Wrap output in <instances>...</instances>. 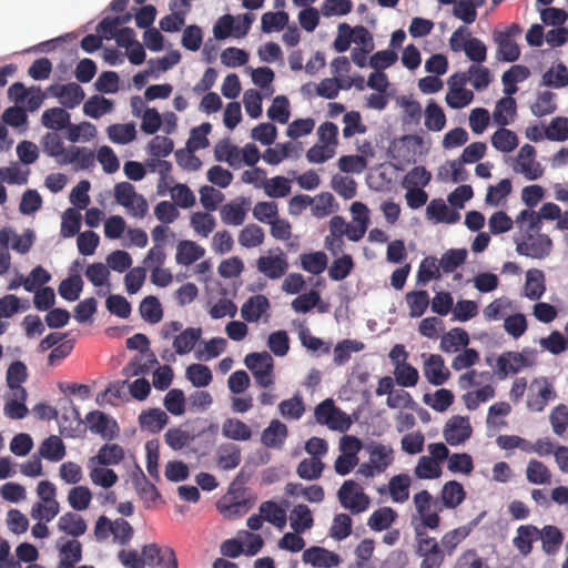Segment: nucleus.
<instances>
[{
	"instance_id": "1",
	"label": "nucleus",
	"mask_w": 568,
	"mask_h": 568,
	"mask_svg": "<svg viewBox=\"0 0 568 568\" xmlns=\"http://www.w3.org/2000/svg\"><path fill=\"white\" fill-rule=\"evenodd\" d=\"M515 224L518 232L514 235V242L516 244V252L519 255L542 260L550 254L552 241L547 234L541 233V227L536 222L520 220L518 214Z\"/></svg>"
},
{
	"instance_id": "2",
	"label": "nucleus",
	"mask_w": 568,
	"mask_h": 568,
	"mask_svg": "<svg viewBox=\"0 0 568 568\" xmlns=\"http://www.w3.org/2000/svg\"><path fill=\"white\" fill-rule=\"evenodd\" d=\"M255 500V496L244 487L243 474L240 473L231 483L226 495L217 503V508L224 517L234 519L244 516Z\"/></svg>"
},
{
	"instance_id": "3",
	"label": "nucleus",
	"mask_w": 568,
	"mask_h": 568,
	"mask_svg": "<svg viewBox=\"0 0 568 568\" xmlns=\"http://www.w3.org/2000/svg\"><path fill=\"white\" fill-rule=\"evenodd\" d=\"M419 523L413 521L414 528L436 530L440 526L439 513L443 507L439 506V500L434 498L428 490H420L413 497ZM415 520V516L413 517Z\"/></svg>"
},
{
	"instance_id": "4",
	"label": "nucleus",
	"mask_w": 568,
	"mask_h": 568,
	"mask_svg": "<svg viewBox=\"0 0 568 568\" xmlns=\"http://www.w3.org/2000/svg\"><path fill=\"white\" fill-rule=\"evenodd\" d=\"M415 554L422 558L419 568H440L444 560V551L439 541L428 535L427 529L414 528Z\"/></svg>"
},
{
	"instance_id": "5",
	"label": "nucleus",
	"mask_w": 568,
	"mask_h": 568,
	"mask_svg": "<svg viewBox=\"0 0 568 568\" xmlns=\"http://www.w3.org/2000/svg\"><path fill=\"white\" fill-rule=\"evenodd\" d=\"M114 197L119 205L134 217L143 219L149 210V204L142 194L135 191L130 182H120L114 185Z\"/></svg>"
},
{
	"instance_id": "6",
	"label": "nucleus",
	"mask_w": 568,
	"mask_h": 568,
	"mask_svg": "<svg viewBox=\"0 0 568 568\" xmlns=\"http://www.w3.org/2000/svg\"><path fill=\"white\" fill-rule=\"evenodd\" d=\"M337 495L341 505L349 509L352 514L365 511L371 503L369 497L363 491L361 486L351 479L343 483Z\"/></svg>"
},
{
	"instance_id": "7",
	"label": "nucleus",
	"mask_w": 568,
	"mask_h": 568,
	"mask_svg": "<svg viewBox=\"0 0 568 568\" xmlns=\"http://www.w3.org/2000/svg\"><path fill=\"white\" fill-rule=\"evenodd\" d=\"M316 422L328 426L329 429L344 432L349 427L346 414L337 408L333 399L327 398L315 407Z\"/></svg>"
},
{
	"instance_id": "8",
	"label": "nucleus",
	"mask_w": 568,
	"mask_h": 568,
	"mask_svg": "<svg viewBox=\"0 0 568 568\" xmlns=\"http://www.w3.org/2000/svg\"><path fill=\"white\" fill-rule=\"evenodd\" d=\"M513 169L529 181L538 180L544 174V168L536 161V149L530 144L520 148Z\"/></svg>"
},
{
	"instance_id": "9",
	"label": "nucleus",
	"mask_w": 568,
	"mask_h": 568,
	"mask_svg": "<svg viewBox=\"0 0 568 568\" xmlns=\"http://www.w3.org/2000/svg\"><path fill=\"white\" fill-rule=\"evenodd\" d=\"M555 396L554 387L547 378H535L528 387L527 408L531 412H542Z\"/></svg>"
},
{
	"instance_id": "10",
	"label": "nucleus",
	"mask_w": 568,
	"mask_h": 568,
	"mask_svg": "<svg viewBox=\"0 0 568 568\" xmlns=\"http://www.w3.org/2000/svg\"><path fill=\"white\" fill-rule=\"evenodd\" d=\"M471 434L473 427L469 418L459 415L450 417L443 429V436L446 443L450 446L464 444L471 437Z\"/></svg>"
},
{
	"instance_id": "11",
	"label": "nucleus",
	"mask_w": 568,
	"mask_h": 568,
	"mask_svg": "<svg viewBox=\"0 0 568 568\" xmlns=\"http://www.w3.org/2000/svg\"><path fill=\"white\" fill-rule=\"evenodd\" d=\"M142 559L144 560V566L152 567L156 564L163 566V568H178V559L173 548H161L155 542L143 546Z\"/></svg>"
},
{
	"instance_id": "12",
	"label": "nucleus",
	"mask_w": 568,
	"mask_h": 568,
	"mask_svg": "<svg viewBox=\"0 0 568 568\" xmlns=\"http://www.w3.org/2000/svg\"><path fill=\"white\" fill-rule=\"evenodd\" d=\"M47 92L52 97L58 98L60 103L68 109L78 106L85 97L81 85L75 82L68 84H51L48 87Z\"/></svg>"
},
{
	"instance_id": "13",
	"label": "nucleus",
	"mask_w": 568,
	"mask_h": 568,
	"mask_svg": "<svg viewBox=\"0 0 568 568\" xmlns=\"http://www.w3.org/2000/svg\"><path fill=\"white\" fill-rule=\"evenodd\" d=\"M89 429L93 434L100 435L103 439L111 440L119 435V426L115 420L110 419L106 414L101 410H92L87 417Z\"/></svg>"
},
{
	"instance_id": "14",
	"label": "nucleus",
	"mask_w": 568,
	"mask_h": 568,
	"mask_svg": "<svg viewBox=\"0 0 568 568\" xmlns=\"http://www.w3.org/2000/svg\"><path fill=\"white\" fill-rule=\"evenodd\" d=\"M256 268L270 280H278L288 270V262L283 252L277 255L260 256L256 261Z\"/></svg>"
},
{
	"instance_id": "15",
	"label": "nucleus",
	"mask_w": 568,
	"mask_h": 568,
	"mask_svg": "<svg viewBox=\"0 0 568 568\" xmlns=\"http://www.w3.org/2000/svg\"><path fill=\"white\" fill-rule=\"evenodd\" d=\"M251 201L247 197H240L236 201L226 203L220 209V216L225 225L240 226L246 219L247 207Z\"/></svg>"
},
{
	"instance_id": "16",
	"label": "nucleus",
	"mask_w": 568,
	"mask_h": 568,
	"mask_svg": "<svg viewBox=\"0 0 568 568\" xmlns=\"http://www.w3.org/2000/svg\"><path fill=\"white\" fill-rule=\"evenodd\" d=\"M302 560L313 567L331 568L339 564V557L333 551H329L320 546H313L304 550Z\"/></svg>"
},
{
	"instance_id": "17",
	"label": "nucleus",
	"mask_w": 568,
	"mask_h": 568,
	"mask_svg": "<svg viewBox=\"0 0 568 568\" xmlns=\"http://www.w3.org/2000/svg\"><path fill=\"white\" fill-rule=\"evenodd\" d=\"M366 450L377 473H384L394 462V449L389 445L372 442L366 446Z\"/></svg>"
},
{
	"instance_id": "18",
	"label": "nucleus",
	"mask_w": 568,
	"mask_h": 568,
	"mask_svg": "<svg viewBox=\"0 0 568 568\" xmlns=\"http://www.w3.org/2000/svg\"><path fill=\"white\" fill-rule=\"evenodd\" d=\"M424 375L433 385H443L450 376L448 368L445 366L443 357L438 354H432L425 361Z\"/></svg>"
},
{
	"instance_id": "19",
	"label": "nucleus",
	"mask_w": 568,
	"mask_h": 568,
	"mask_svg": "<svg viewBox=\"0 0 568 568\" xmlns=\"http://www.w3.org/2000/svg\"><path fill=\"white\" fill-rule=\"evenodd\" d=\"M125 456L124 448L119 444H104L95 456L88 459V465L114 466L119 465Z\"/></svg>"
},
{
	"instance_id": "20",
	"label": "nucleus",
	"mask_w": 568,
	"mask_h": 568,
	"mask_svg": "<svg viewBox=\"0 0 568 568\" xmlns=\"http://www.w3.org/2000/svg\"><path fill=\"white\" fill-rule=\"evenodd\" d=\"M477 520H474L468 526H460L445 532L439 541L444 556H450L457 549V547L465 540L473 530V527L477 525Z\"/></svg>"
},
{
	"instance_id": "21",
	"label": "nucleus",
	"mask_w": 568,
	"mask_h": 568,
	"mask_svg": "<svg viewBox=\"0 0 568 568\" xmlns=\"http://www.w3.org/2000/svg\"><path fill=\"white\" fill-rule=\"evenodd\" d=\"M426 216L437 223L447 224L456 223L460 219V214L456 210L449 209L442 199H434L429 202L426 207Z\"/></svg>"
},
{
	"instance_id": "22",
	"label": "nucleus",
	"mask_w": 568,
	"mask_h": 568,
	"mask_svg": "<svg viewBox=\"0 0 568 568\" xmlns=\"http://www.w3.org/2000/svg\"><path fill=\"white\" fill-rule=\"evenodd\" d=\"M539 528L534 525H521L517 528V535L513 539L514 547L524 557L532 550V542L539 539Z\"/></svg>"
},
{
	"instance_id": "23",
	"label": "nucleus",
	"mask_w": 568,
	"mask_h": 568,
	"mask_svg": "<svg viewBox=\"0 0 568 568\" xmlns=\"http://www.w3.org/2000/svg\"><path fill=\"white\" fill-rule=\"evenodd\" d=\"M270 308V301L265 295L251 296L241 307L242 317L250 323L260 321L262 315Z\"/></svg>"
},
{
	"instance_id": "24",
	"label": "nucleus",
	"mask_w": 568,
	"mask_h": 568,
	"mask_svg": "<svg viewBox=\"0 0 568 568\" xmlns=\"http://www.w3.org/2000/svg\"><path fill=\"white\" fill-rule=\"evenodd\" d=\"M205 250L194 241L183 240L176 246V263L180 265H191L202 258Z\"/></svg>"
},
{
	"instance_id": "25",
	"label": "nucleus",
	"mask_w": 568,
	"mask_h": 568,
	"mask_svg": "<svg viewBox=\"0 0 568 568\" xmlns=\"http://www.w3.org/2000/svg\"><path fill=\"white\" fill-rule=\"evenodd\" d=\"M466 498L464 486L457 480L447 481L440 491L442 507L455 509Z\"/></svg>"
},
{
	"instance_id": "26",
	"label": "nucleus",
	"mask_w": 568,
	"mask_h": 568,
	"mask_svg": "<svg viewBox=\"0 0 568 568\" xmlns=\"http://www.w3.org/2000/svg\"><path fill=\"white\" fill-rule=\"evenodd\" d=\"M539 534L544 552L550 556L556 555L564 541L561 530L557 526L546 525L539 529Z\"/></svg>"
},
{
	"instance_id": "27",
	"label": "nucleus",
	"mask_w": 568,
	"mask_h": 568,
	"mask_svg": "<svg viewBox=\"0 0 568 568\" xmlns=\"http://www.w3.org/2000/svg\"><path fill=\"white\" fill-rule=\"evenodd\" d=\"M469 344L468 333L460 327H455L445 333L440 339V348L446 353L458 352Z\"/></svg>"
},
{
	"instance_id": "28",
	"label": "nucleus",
	"mask_w": 568,
	"mask_h": 568,
	"mask_svg": "<svg viewBox=\"0 0 568 568\" xmlns=\"http://www.w3.org/2000/svg\"><path fill=\"white\" fill-rule=\"evenodd\" d=\"M520 220H528V222H536L538 226H542V220H558L561 215L560 207L555 203H545L538 212L534 210H523Z\"/></svg>"
},
{
	"instance_id": "29",
	"label": "nucleus",
	"mask_w": 568,
	"mask_h": 568,
	"mask_svg": "<svg viewBox=\"0 0 568 568\" xmlns=\"http://www.w3.org/2000/svg\"><path fill=\"white\" fill-rule=\"evenodd\" d=\"M77 163L81 170L90 169L94 165V153L87 149L75 145L68 148L67 156L61 160V165Z\"/></svg>"
},
{
	"instance_id": "30",
	"label": "nucleus",
	"mask_w": 568,
	"mask_h": 568,
	"mask_svg": "<svg viewBox=\"0 0 568 568\" xmlns=\"http://www.w3.org/2000/svg\"><path fill=\"white\" fill-rule=\"evenodd\" d=\"M528 365L527 358L521 353L517 352L505 353L497 359V366L503 376L516 374Z\"/></svg>"
},
{
	"instance_id": "31",
	"label": "nucleus",
	"mask_w": 568,
	"mask_h": 568,
	"mask_svg": "<svg viewBox=\"0 0 568 568\" xmlns=\"http://www.w3.org/2000/svg\"><path fill=\"white\" fill-rule=\"evenodd\" d=\"M202 329L200 327H187L175 336L173 347L179 355L190 353L199 339L201 338Z\"/></svg>"
},
{
	"instance_id": "32",
	"label": "nucleus",
	"mask_w": 568,
	"mask_h": 568,
	"mask_svg": "<svg viewBox=\"0 0 568 568\" xmlns=\"http://www.w3.org/2000/svg\"><path fill=\"white\" fill-rule=\"evenodd\" d=\"M517 111L516 100L511 95L501 98L494 110V121L499 126L508 125L515 118Z\"/></svg>"
},
{
	"instance_id": "33",
	"label": "nucleus",
	"mask_w": 568,
	"mask_h": 568,
	"mask_svg": "<svg viewBox=\"0 0 568 568\" xmlns=\"http://www.w3.org/2000/svg\"><path fill=\"white\" fill-rule=\"evenodd\" d=\"M546 291L545 275L540 270H529L526 274L525 295L531 300H539Z\"/></svg>"
},
{
	"instance_id": "34",
	"label": "nucleus",
	"mask_w": 568,
	"mask_h": 568,
	"mask_svg": "<svg viewBox=\"0 0 568 568\" xmlns=\"http://www.w3.org/2000/svg\"><path fill=\"white\" fill-rule=\"evenodd\" d=\"M529 77V70L525 65H513L509 70L504 72L501 82L504 84V92L506 95H513L517 92V83L526 80Z\"/></svg>"
},
{
	"instance_id": "35",
	"label": "nucleus",
	"mask_w": 568,
	"mask_h": 568,
	"mask_svg": "<svg viewBox=\"0 0 568 568\" xmlns=\"http://www.w3.org/2000/svg\"><path fill=\"white\" fill-rule=\"evenodd\" d=\"M287 436V427L282 422L274 419L263 430L261 440L267 447H280Z\"/></svg>"
},
{
	"instance_id": "36",
	"label": "nucleus",
	"mask_w": 568,
	"mask_h": 568,
	"mask_svg": "<svg viewBox=\"0 0 568 568\" xmlns=\"http://www.w3.org/2000/svg\"><path fill=\"white\" fill-rule=\"evenodd\" d=\"M290 520L292 529L297 534L311 529L314 524L312 513L304 504L296 505L291 510Z\"/></svg>"
},
{
	"instance_id": "37",
	"label": "nucleus",
	"mask_w": 568,
	"mask_h": 568,
	"mask_svg": "<svg viewBox=\"0 0 568 568\" xmlns=\"http://www.w3.org/2000/svg\"><path fill=\"white\" fill-rule=\"evenodd\" d=\"M87 466L90 469V473H89L90 479L94 485L108 489L116 484L119 477L113 469H111L106 466L98 465V464H95V465L87 464Z\"/></svg>"
},
{
	"instance_id": "38",
	"label": "nucleus",
	"mask_w": 568,
	"mask_h": 568,
	"mask_svg": "<svg viewBox=\"0 0 568 568\" xmlns=\"http://www.w3.org/2000/svg\"><path fill=\"white\" fill-rule=\"evenodd\" d=\"M139 420L142 428L152 433H159L168 424L169 417L162 409L151 408L148 412H143Z\"/></svg>"
},
{
	"instance_id": "39",
	"label": "nucleus",
	"mask_w": 568,
	"mask_h": 568,
	"mask_svg": "<svg viewBox=\"0 0 568 568\" xmlns=\"http://www.w3.org/2000/svg\"><path fill=\"white\" fill-rule=\"evenodd\" d=\"M518 136L517 134L506 129L505 126H500L493 135H491V144L493 146L504 153H509L514 151L518 146Z\"/></svg>"
},
{
	"instance_id": "40",
	"label": "nucleus",
	"mask_w": 568,
	"mask_h": 568,
	"mask_svg": "<svg viewBox=\"0 0 568 568\" xmlns=\"http://www.w3.org/2000/svg\"><path fill=\"white\" fill-rule=\"evenodd\" d=\"M58 527L61 531L79 537L87 531V524L83 518L74 513H65L59 518Z\"/></svg>"
},
{
	"instance_id": "41",
	"label": "nucleus",
	"mask_w": 568,
	"mask_h": 568,
	"mask_svg": "<svg viewBox=\"0 0 568 568\" xmlns=\"http://www.w3.org/2000/svg\"><path fill=\"white\" fill-rule=\"evenodd\" d=\"M39 454L51 462H59L65 456V446L59 436H49L40 446Z\"/></svg>"
},
{
	"instance_id": "42",
	"label": "nucleus",
	"mask_w": 568,
	"mask_h": 568,
	"mask_svg": "<svg viewBox=\"0 0 568 568\" xmlns=\"http://www.w3.org/2000/svg\"><path fill=\"white\" fill-rule=\"evenodd\" d=\"M396 518L397 513L393 508L382 507L369 516L367 525L372 530L382 531L388 529Z\"/></svg>"
},
{
	"instance_id": "43",
	"label": "nucleus",
	"mask_w": 568,
	"mask_h": 568,
	"mask_svg": "<svg viewBox=\"0 0 568 568\" xmlns=\"http://www.w3.org/2000/svg\"><path fill=\"white\" fill-rule=\"evenodd\" d=\"M410 477L399 474L390 478L388 483L389 495L395 503H405L409 498Z\"/></svg>"
},
{
	"instance_id": "44",
	"label": "nucleus",
	"mask_w": 568,
	"mask_h": 568,
	"mask_svg": "<svg viewBox=\"0 0 568 568\" xmlns=\"http://www.w3.org/2000/svg\"><path fill=\"white\" fill-rule=\"evenodd\" d=\"M260 513L264 520L271 523L278 529H283L286 525V511L275 501L267 500L260 505Z\"/></svg>"
},
{
	"instance_id": "45",
	"label": "nucleus",
	"mask_w": 568,
	"mask_h": 568,
	"mask_svg": "<svg viewBox=\"0 0 568 568\" xmlns=\"http://www.w3.org/2000/svg\"><path fill=\"white\" fill-rule=\"evenodd\" d=\"M42 124L51 130L65 129L70 123V114L62 108H51L43 112Z\"/></svg>"
},
{
	"instance_id": "46",
	"label": "nucleus",
	"mask_w": 568,
	"mask_h": 568,
	"mask_svg": "<svg viewBox=\"0 0 568 568\" xmlns=\"http://www.w3.org/2000/svg\"><path fill=\"white\" fill-rule=\"evenodd\" d=\"M43 151L61 165V160L67 156L68 149L63 146L61 136L55 132L47 133L42 139Z\"/></svg>"
},
{
	"instance_id": "47",
	"label": "nucleus",
	"mask_w": 568,
	"mask_h": 568,
	"mask_svg": "<svg viewBox=\"0 0 568 568\" xmlns=\"http://www.w3.org/2000/svg\"><path fill=\"white\" fill-rule=\"evenodd\" d=\"M140 314L142 318L151 324L159 323L163 317V310L158 297L149 295L140 303Z\"/></svg>"
},
{
	"instance_id": "48",
	"label": "nucleus",
	"mask_w": 568,
	"mask_h": 568,
	"mask_svg": "<svg viewBox=\"0 0 568 568\" xmlns=\"http://www.w3.org/2000/svg\"><path fill=\"white\" fill-rule=\"evenodd\" d=\"M494 41L498 45L497 57L501 61L515 62L520 57V49L515 40L494 33Z\"/></svg>"
},
{
	"instance_id": "49",
	"label": "nucleus",
	"mask_w": 568,
	"mask_h": 568,
	"mask_svg": "<svg viewBox=\"0 0 568 568\" xmlns=\"http://www.w3.org/2000/svg\"><path fill=\"white\" fill-rule=\"evenodd\" d=\"M265 239L264 231L257 224L245 225L239 234V243L246 248L257 247L263 244Z\"/></svg>"
},
{
	"instance_id": "50",
	"label": "nucleus",
	"mask_w": 568,
	"mask_h": 568,
	"mask_svg": "<svg viewBox=\"0 0 568 568\" xmlns=\"http://www.w3.org/2000/svg\"><path fill=\"white\" fill-rule=\"evenodd\" d=\"M440 270L439 262L434 256L425 257L418 267L417 272V284L426 285L432 280L440 278Z\"/></svg>"
},
{
	"instance_id": "51",
	"label": "nucleus",
	"mask_w": 568,
	"mask_h": 568,
	"mask_svg": "<svg viewBox=\"0 0 568 568\" xmlns=\"http://www.w3.org/2000/svg\"><path fill=\"white\" fill-rule=\"evenodd\" d=\"M190 225L197 235L207 237L215 229L216 221L209 212H194L190 217Z\"/></svg>"
},
{
	"instance_id": "52",
	"label": "nucleus",
	"mask_w": 568,
	"mask_h": 568,
	"mask_svg": "<svg viewBox=\"0 0 568 568\" xmlns=\"http://www.w3.org/2000/svg\"><path fill=\"white\" fill-rule=\"evenodd\" d=\"M222 434L233 440H247L252 436L250 427L240 419L229 418L223 423Z\"/></svg>"
},
{
	"instance_id": "53",
	"label": "nucleus",
	"mask_w": 568,
	"mask_h": 568,
	"mask_svg": "<svg viewBox=\"0 0 568 568\" xmlns=\"http://www.w3.org/2000/svg\"><path fill=\"white\" fill-rule=\"evenodd\" d=\"M113 110V102L101 95H93L84 102L83 112L85 115L99 119Z\"/></svg>"
},
{
	"instance_id": "54",
	"label": "nucleus",
	"mask_w": 568,
	"mask_h": 568,
	"mask_svg": "<svg viewBox=\"0 0 568 568\" xmlns=\"http://www.w3.org/2000/svg\"><path fill=\"white\" fill-rule=\"evenodd\" d=\"M526 477L531 484L545 485L550 483L551 473L542 462L530 459L526 468Z\"/></svg>"
},
{
	"instance_id": "55",
	"label": "nucleus",
	"mask_w": 568,
	"mask_h": 568,
	"mask_svg": "<svg viewBox=\"0 0 568 568\" xmlns=\"http://www.w3.org/2000/svg\"><path fill=\"white\" fill-rule=\"evenodd\" d=\"M409 315L412 317H420L429 305V295L426 291H412L405 296Z\"/></svg>"
},
{
	"instance_id": "56",
	"label": "nucleus",
	"mask_w": 568,
	"mask_h": 568,
	"mask_svg": "<svg viewBox=\"0 0 568 568\" xmlns=\"http://www.w3.org/2000/svg\"><path fill=\"white\" fill-rule=\"evenodd\" d=\"M454 394L447 388L437 389L434 395L425 394L423 400L436 412H445L454 403Z\"/></svg>"
},
{
	"instance_id": "57",
	"label": "nucleus",
	"mask_w": 568,
	"mask_h": 568,
	"mask_svg": "<svg viewBox=\"0 0 568 568\" xmlns=\"http://www.w3.org/2000/svg\"><path fill=\"white\" fill-rule=\"evenodd\" d=\"M354 268V261L349 254L335 258L328 267V276L333 281H343Z\"/></svg>"
},
{
	"instance_id": "58",
	"label": "nucleus",
	"mask_w": 568,
	"mask_h": 568,
	"mask_svg": "<svg viewBox=\"0 0 568 568\" xmlns=\"http://www.w3.org/2000/svg\"><path fill=\"white\" fill-rule=\"evenodd\" d=\"M83 288V281L80 275H72L61 281L58 287L60 296L69 302L79 298Z\"/></svg>"
},
{
	"instance_id": "59",
	"label": "nucleus",
	"mask_w": 568,
	"mask_h": 568,
	"mask_svg": "<svg viewBox=\"0 0 568 568\" xmlns=\"http://www.w3.org/2000/svg\"><path fill=\"white\" fill-rule=\"evenodd\" d=\"M466 258L467 251L465 248H452L442 255L439 266L444 273H453L465 263Z\"/></svg>"
},
{
	"instance_id": "60",
	"label": "nucleus",
	"mask_w": 568,
	"mask_h": 568,
	"mask_svg": "<svg viewBox=\"0 0 568 568\" xmlns=\"http://www.w3.org/2000/svg\"><path fill=\"white\" fill-rule=\"evenodd\" d=\"M108 135L113 143H130L136 136L135 125L133 123L112 124L108 128Z\"/></svg>"
},
{
	"instance_id": "61",
	"label": "nucleus",
	"mask_w": 568,
	"mask_h": 568,
	"mask_svg": "<svg viewBox=\"0 0 568 568\" xmlns=\"http://www.w3.org/2000/svg\"><path fill=\"white\" fill-rule=\"evenodd\" d=\"M445 124L446 115L443 109L435 101H430L425 110V126L430 131H440Z\"/></svg>"
},
{
	"instance_id": "62",
	"label": "nucleus",
	"mask_w": 568,
	"mask_h": 568,
	"mask_svg": "<svg viewBox=\"0 0 568 568\" xmlns=\"http://www.w3.org/2000/svg\"><path fill=\"white\" fill-rule=\"evenodd\" d=\"M301 264L306 272L318 275L327 267V256L324 252L303 254Z\"/></svg>"
},
{
	"instance_id": "63",
	"label": "nucleus",
	"mask_w": 568,
	"mask_h": 568,
	"mask_svg": "<svg viewBox=\"0 0 568 568\" xmlns=\"http://www.w3.org/2000/svg\"><path fill=\"white\" fill-rule=\"evenodd\" d=\"M453 568H490L488 560L481 557L477 550L467 549L459 555Z\"/></svg>"
},
{
	"instance_id": "64",
	"label": "nucleus",
	"mask_w": 568,
	"mask_h": 568,
	"mask_svg": "<svg viewBox=\"0 0 568 568\" xmlns=\"http://www.w3.org/2000/svg\"><path fill=\"white\" fill-rule=\"evenodd\" d=\"M549 422L552 432L558 436H562L568 428V406L564 404L556 406L549 415Z\"/></svg>"
}]
</instances>
